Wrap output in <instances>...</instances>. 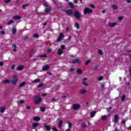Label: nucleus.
Wrapping results in <instances>:
<instances>
[{"mask_svg":"<svg viewBox=\"0 0 131 131\" xmlns=\"http://www.w3.org/2000/svg\"><path fill=\"white\" fill-rule=\"evenodd\" d=\"M74 16L77 20H80V18H81V13L78 11H75L74 12Z\"/></svg>","mask_w":131,"mask_h":131,"instance_id":"1","label":"nucleus"},{"mask_svg":"<svg viewBox=\"0 0 131 131\" xmlns=\"http://www.w3.org/2000/svg\"><path fill=\"white\" fill-rule=\"evenodd\" d=\"M84 15H86V14H91L93 13V10L92 9H90L89 8H85L83 10Z\"/></svg>","mask_w":131,"mask_h":131,"instance_id":"2","label":"nucleus"},{"mask_svg":"<svg viewBox=\"0 0 131 131\" xmlns=\"http://www.w3.org/2000/svg\"><path fill=\"white\" fill-rule=\"evenodd\" d=\"M64 37V34L63 33H61L59 34V35L56 40V42H61L62 41V39H63Z\"/></svg>","mask_w":131,"mask_h":131,"instance_id":"3","label":"nucleus"},{"mask_svg":"<svg viewBox=\"0 0 131 131\" xmlns=\"http://www.w3.org/2000/svg\"><path fill=\"white\" fill-rule=\"evenodd\" d=\"M35 104H39L40 103V96H36L35 97Z\"/></svg>","mask_w":131,"mask_h":131,"instance_id":"4","label":"nucleus"},{"mask_svg":"<svg viewBox=\"0 0 131 131\" xmlns=\"http://www.w3.org/2000/svg\"><path fill=\"white\" fill-rule=\"evenodd\" d=\"M72 108L74 110H78L80 108V105L78 104H74L73 105Z\"/></svg>","mask_w":131,"mask_h":131,"instance_id":"5","label":"nucleus"},{"mask_svg":"<svg viewBox=\"0 0 131 131\" xmlns=\"http://www.w3.org/2000/svg\"><path fill=\"white\" fill-rule=\"evenodd\" d=\"M49 69H50V66L49 64H46L43 67L42 70L43 71H47V70H49Z\"/></svg>","mask_w":131,"mask_h":131,"instance_id":"6","label":"nucleus"},{"mask_svg":"<svg viewBox=\"0 0 131 131\" xmlns=\"http://www.w3.org/2000/svg\"><path fill=\"white\" fill-rule=\"evenodd\" d=\"M88 79L86 78H84L82 80V83L83 84V85H85V86H88L89 83H86L85 81H86V80Z\"/></svg>","mask_w":131,"mask_h":131,"instance_id":"7","label":"nucleus"},{"mask_svg":"<svg viewBox=\"0 0 131 131\" xmlns=\"http://www.w3.org/2000/svg\"><path fill=\"white\" fill-rule=\"evenodd\" d=\"M43 126L46 130H51L52 129V127L48 125L46 123L43 124Z\"/></svg>","mask_w":131,"mask_h":131,"instance_id":"8","label":"nucleus"},{"mask_svg":"<svg viewBox=\"0 0 131 131\" xmlns=\"http://www.w3.org/2000/svg\"><path fill=\"white\" fill-rule=\"evenodd\" d=\"M24 69V67L22 65L17 67L16 68V70L17 71H21L23 70Z\"/></svg>","mask_w":131,"mask_h":131,"instance_id":"9","label":"nucleus"},{"mask_svg":"<svg viewBox=\"0 0 131 131\" xmlns=\"http://www.w3.org/2000/svg\"><path fill=\"white\" fill-rule=\"evenodd\" d=\"M119 120V117L117 115H115L114 117L115 123H117V122Z\"/></svg>","mask_w":131,"mask_h":131,"instance_id":"10","label":"nucleus"},{"mask_svg":"<svg viewBox=\"0 0 131 131\" xmlns=\"http://www.w3.org/2000/svg\"><path fill=\"white\" fill-rule=\"evenodd\" d=\"M73 64H78L80 63V60L78 59H74L72 61Z\"/></svg>","mask_w":131,"mask_h":131,"instance_id":"11","label":"nucleus"},{"mask_svg":"<svg viewBox=\"0 0 131 131\" xmlns=\"http://www.w3.org/2000/svg\"><path fill=\"white\" fill-rule=\"evenodd\" d=\"M21 18V16H19L18 15L14 16L13 17V20H20Z\"/></svg>","mask_w":131,"mask_h":131,"instance_id":"12","label":"nucleus"},{"mask_svg":"<svg viewBox=\"0 0 131 131\" xmlns=\"http://www.w3.org/2000/svg\"><path fill=\"white\" fill-rule=\"evenodd\" d=\"M67 14L68 15H72L73 14V11L71 9H68L67 10Z\"/></svg>","mask_w":131,"mask_h":131,"instance_id":"13","label":"nucleus"},{"mask_svg":"<svg viewBox=\"0 0 131 131\" xmlns=\"http://www.w3.org/2000/svg\"><path fill=\"white\" fill-rule=\"evenodd\" d=\"M44 11L46 13H50V12H51V11H52V9H51V8H50L46 7L45 8Z\"/></svg>","mask_w":131,"mask_h":131,"instance_id":"14","label":"nucleus"},{"mask_svg":"<svg viewBox=\"0 0 131 131\" xmlns=\"http://www.w3.org/2000/svg\"><path fill=\"white\" fill-rule=\"evenodd\" d=\"M40 81V79L37 78L32 81L33 83H38Z\"/></svg>","mask_w":131,"mask_h":131,"instance_id":"15","label":"nucleus"},{"mask_svg":"<svg viewBox=\"0 0 131 131\" xmlns=\"http://www.w3.org/2000/svg\"><path fill=\"white\" fill-rule=\"evenodd\" d=\"M34 121H39L40 120V118L39 117H34L33 118Z\"/></svg>","mask_w":131,"mask_h":131,"instance_id":"16","label":"nucleus"},{"mask_svg":"<svg viewBox=\"0 0 131 131\" xmlns=\"http://www.w3.org/2000/svg\"><path fill=\"white\" fill-rule=\"evenodd\" d=\"M63 51L62 50V49H58L57 50V55H62V54H63Z\"/></svg>","mask_w":131,"mask_h":131,"instance_id":"17","label":"nucleus"},{"mask_svg":"<svg viewBox=\"0 0 131 131\" xmlns=\"http://www.w3.org/2000/svg\"><path fill=\"white\" fill-rule=\"evenodd\" d=\"M85 93H86V90H85V89H81L79 91V93L80 94H85Z\"/></svg>","mask_w":131,"mask_h":131,"instance_id":"18","label":"nucleus"},{"mask_svg":"<svg viewBox=\"0 0 131 131\" xmlns=\"http://www.w3.org/2000/svg\"><path fill=\"white\" fill-rule=\"evenodd\" d=\"M116 23H108V26H110L111 27H113L116 25Z\"/></svg>","mask_w":131,"mask_h":131,"instance_id":"19","label":"nucleus"},{"mask_svg":"<svg viewBox=\"0 0 131 131\" xmlns=\"http://www.w3.org/2000/svg\"><path fill=\"white\" fill-rule=\"evenodd\" d=\"M10 82H11V81H10L9 80H4L3 81V83L4 84H6L7 83H10Z\"/></svg>","mask_w":131,"mask_h":131,"instance_id":"20","label":"nucleus"},{"mask_svg":"<svg viewBox=\"0 0 131 131\" xmlns=\"http://www.w3.org/2000/svg\"><path fill=\"white\" fill-rule=\"evenodd\" d=\"M43 86H45V84L42 83H41L37 85V88L38 89H40V88H43Z\"/></svg>","mask_w":131,"mask_h":131,"instance_id":"21","label":"nucleus"},{"mask_svg":"<svg viewBox=\"0 0 131 131\" xmlns=\"http://www.w3.org/2000/svg\"><path fill=\"white\" fill-rule=\"evenodd\" d=\"M5 111H6V108L4 107H0V112H1V113H4Z\"/></svg>","mask_w":131,"mask_h":131,"instance_id":"22","label":"nucleus"},{"mask_svg":"<svg viewBox=\"0 0 131 131\" xmlns=\"http://www.w3.org/2000/svg\"><path fill=\"white\" fill-rule=\"evenodd\" d=\"M62 124H63V121H59V123H58L59 128H61V127H62Z\"/></svg>","mask_w":131,"mask_h":131,"instance_id":"23","label":"nucleus"},{"mask_svg":"<svg viewBox=\"0 0 131 131\" xmlns=\"http://www.w3.org/2000/svg\"><path fill=\"white\" fill-rule=\"evenodd\" d=\"M107 116H102L101 117V119L104 121L107 120Z\"/></svg>","mask_w":131,"mask_h":131,"instance_id":"24","label":"nucleus"},{"mask_svg":"<svg viewBox=\"0 0 131 131\" xmlns=\"http://www.w3.org/2000/svg\"><path fill=\"white\" fill-rule=\"evenodd\" d=\"M39 125H38V123H34L32 124V127L34 128H35V127H37V126H38Z\"/></svg>","mask_w":131,"mask_h":131,"instance_id":"25","label":"nucleus"},{"mask_svg":"<svg viewBox=\"0 0 131 131\" xmlns=\"http://www.w3.org/2000/svg\"><path fill=\"white\" fill-rule=\"evenodd\" d=\"M96 114V112H92L91 113V117L92 118L95 117V115Z\"/></svg>","mask_w":131,"mask_h":131,"instance_id":"26","label":"nucleus"},{"mask_svg":"<svg viewBox=\"0 0 131 131\" xmlns=\"http://www.w3.org/2000/svg\"><path fill=\"white\" fill-rule=\"evenodd\" d=\"M77 74H78L79 75H80V74H81V73H82V71H81V70H80V69H78L77 70Z\"/></svg>","mask_w":131,"mask_h":131,"instance_id":"27","label":"nucleus"},{"mask_svg":"<svg viewBox=\"0 0 131 131\" xmlns=\"http://www.w3.org/2000/svg\"><path fill=\"white\" fill-rule=\"evenodd\" d=\"M14 23V20H10L8 22H7V25H11V24Z\"/></svg>","mask_w":131,"mask_h":131,"instance_id":"28","label":"nucleus"},{"mask_svg":"<svg viewBox=\"0 0 131 131\" xmlns=\"http://www.w3.org/2000/svg\"><path fill=\"white\" fill-rule=\"evenodd\" d=\"M112 7L114 10H117V9H118V6H117L116 5H114Z\"/></svg>","mask_w":131,"mask_h":131,"instance_id":"29","label":"nucleus"},{"mask_svg":"<svg viewBox=\"0 0 131 131\" xmlns=\"http://www.w3.org/2000/svg\"><path fill=\"white\" fill-rule=\"evenodd\" d=\"M126 96L125 95H123L121 97V101L122 102H124L125 100V98H126Z\"/></svg>","mask_w":131,"mask_h":131,"instance_id":"30","label":"nucleus"},{"mask_svg":"<svg viewBox=\"0 0 131 131\" xmlns=\"http://www.w3.org/2000/svg\"><path fill=\"white\" fill-rule=\"evenodd\" d=\"M25 82H21L19 85V88H22V86H24V85H25Z\"/></svg>","mask_w":131,"mask_h":131,"instance_id":"31","label":"nucleus"},{"mask_svg":"<svg viewBox=\"0 0 131 131\" xmlns=\"http://www.w3.org/2000/svg\"><path fill=\"white\" fill-rule=\"evenodd\" d=\"M40 111H41V112H45L46 111V107H40Z\"/></svg>","mask_w":131,"mask_h":131,"instance_id":"32","label":"nucleus"},{"mask_svg":"<svg viewBox=\"0 0 131 131\" xmlns=\"http://www.w3.org/2000/svg\"><path fill=\"white\" fill-rule=\"evenodd\" d=\"M81 126L83 127V128H85L86 127L87 125L85 124V123H82L81 124Z\"/></svg>","mask_w":131,"mask_h":131,"instance_id":"33","label":"nucleus"},{"mask_svg":"<svg viewBox=\"0 0 131 131\" xmlns=\"http://www.w3.org/2000/svg\"><path fill=\"white\" fill-rule=\"evenodd\" d=\"M17 81H15V80H12L11 81L12 84L13 85H16V83H17Z\"/></svg>","mask_w":131,"mask_h":131,"instance_id":"34","label":"nucleus"},{"mask_svg":"<svg viewBox=\"0 0 131 131\" xmlns=\"http://www.w3.org/2000/svg\"><path fill=\"white\" fill-rule=\"evenodd\" d=\"M12 80H14L15 81H18V78L17 77V76L14 75L13 76V79Z\"/></svg>","mask_w":131,"mask_h":131,"instance_id":"35","label":"nucleus"},{"mask_svg":"<svg viewBox=\"0 0 131 131\" xmlns=\"http://www.w3.org/2000/svg\"><path fill=\"white\" fill-rule=\"evenodd\" d=\"M17 32V29L16 28L12 29V34H15Z\"/></svg>","mask_w":131,"mask_h":131,"instance_id":"36","label":"nucleus"},{"mask_svg":"<svg viewBox=\"0 0 131 131\" xmlns=\"http://www.w3.org/2000/svg\"><path fill=\"white\" fill-rule=\"evenodd\" d=\"M33 37H35V38H38V37H39V35H38V34H34Z\"/></svg>","mask_w":131,"mask_h":131,"instance_id":"37","label":"nucleus"},{"mask_svg":"<svg viewBox=\"0 0 131 131\" xmlns=\"http://www.w3.org/2000/svg\"><path fill=\"white\" fill-rule=\"evenodd\" d=\"M98 53L99 55H103V51L100 49L98 50Z\"/></svg>","mask_w":131,"mask_h":131,"instance_id":"38","label":"nucleus"},{"mask_svg":"<svg viewBox=\"0 0 131 131\" xmlns=\"http://www.w3.org/2000/svg\"><path fill=\"white\" fill-rule=\"evenodd\" d=\"M15 67H16V65L13 64V65L11 66V69H12V70H14Z\"/></svg>","mask_w":131,"mask_h":131,"instance_id":"39","label":"nucleus"},{"mask_svg":"<svg viewBox=\"0 0 131 131\" xmlns=\"http://www.w3.org/2000/svg\"><path fill=\"white\" fill-rule=\"evenodd\" d=\"M69 7H71V8H73V7H74V5L72 3H70L69 4Z\"/></svg>","mask_w":131,"mask_h":131,"instance_id":"40","label":"nucleus"},{"mask_svg":"<svg viewBox=\"0 0 131 131\" xmlns=\"http://www.w3.org/2000/svg\"><path fill=\"white\" fill-rule=\"evenodd\" d=\"M68 126H69V128H71V126H72V124H71V123L68 122Z\"/></svg>","mask_w":131,"mask_h":131,"instance_id":"41","label":"nucleus"},{"mask_svg":"<svg viewBox=\"0 0 131 131\" xmlns=\"http://www.w3.org/2000/svg\"><path fill=\"white\" fill-rule=\"evenodd\" d=\"M12 0H4L5 4H9Z\"/></svg>","mask_w":131,"mask_h":131,"instance_id":"42","label":"nucleus"},{"mask_svg":"<svg viewBox=\"0 0 131 131\" xmlns=\"http://www.w3.org/2000/svg\"><path fill=\"white\" fill-rule=\"evenodd\" d=\"M29 36L28 35H26L24 37V39H25V40H26V39H28Z\"/></svg>","mask_w":131,"mask_h":131,"instance_id":"43","label":"nucleus"},{"mask_svg":"<svg viewBox=\"0 0 131 131\" xmlns=\"http://www.w3.org/2000/svg\"><path fill=\"white\" fill-rule=\"evenodd\" d=\"M75 26L77 29H79V24H78V23H76Z\"/></svg>","mask_w":131,"mask_h":131,"instance_id":"44","label":"nucleus"},{"mask_svg":"<svg viewBox=\"0 0 131 131\" xmlns=\"http://www.w3.org/2000/svg\"><path fill=\"white\" fill-rule=\"evenodd\" d=\"M26 7H28V4L22 5L23 9H25V8H26Z\"/></svg>","mask_w":131,"mask_h":131,"instance_id":"45","label":"nucleus"},{"mask_svg":"<svg viewBox=\"0 0 131 131\" xmlns=\"http://www.w3.org/2000/svg\"><path fill=\"white\" fill-rule=\"evenodd\" d=\"M60 50H65V46H64V45H61V49H60Z\"/></svg>","mask_w":131,"mask_h":131,"instance_id":"46","label":"nucleus"},{"mask_svg":"<svg viewBox=\"0 0 131 131\" xmlns=\"http://www.w3.org/2000/svg\"><path fill=\"white\" fill-rule=\"evenodd\" d=\"M103 80V76H100L99 78H98V80L99 81H101V80Z\"/></svg>","mask_w":131,"mask_h":131,"instance_id":"47","label":"nucleus"},{"mask_svg":"<svg viewBox=\"0 0 131 131\" xmlns=\"http://www.w3.org/2000/svg\"><path fill=\"white\" fill-rule=\"evenodd\" d=\"M118 19V20H120V21H121L122 20V19H123V17H122V16H119Z\"/></svg>","mask_w":131,"mask_h":131,"instance_id":"48","label":"nucleus"},{"mask_svg":"<svg viewBox=\"0 0 131 131\" xmlns=\"http://www.w3.org/2000/svg\"><path fill=\"white\" fill-rule=\"evenodd\" d=\"M12 48L13 49H16L17 48V46H16V44H12Z\"/></svg>","mask_w":131,"mask_h":131,"instance_id":"49","label":"nucleus"},{"mask_svg":"<svg viewBox=\"0 0 131 131\" xmlns=\"http://www.w3.org/2000/svg\"><path fill=\"white\" fill-rule=\"evenodd\" d=\"M89 63H91V60H87L85 62V65H88Z\"/></svg>","mask_w":131,"mask_h":131,"instance_id":"50","label":"nucleus"},{"mask_svg":"<svg viewBox=\"0 0 131 131\" xmlns=\"http://www.w3.org/2000/svg\"><path fill=\"white\" fill-rule=\"evenodd\" d=\"M51 52H52V49H47V52L48 53H51Z\"/></svg>","mask_w":131,"mask_h":131,"instance_id":"51","label":"nucleus"},{"mask_svg":"<svg viewBox=\"0 0 131 131\" xmlns=\"http://www.w3.org/2000/svg\"><path fill=\"white\" fill-rule=\"evenodd\" d=\"M1 34H6V33L5 32V31L2 30V31H1Z\"/></svg>","mask_w":131,"mask_h":131,"instance_id":"52","label":"nucleus"},{"mask_svg":"<svg viewBox=\"0 0 131 131\" xmlns=\"http://www.w3.org/2000/svg\"><path fill=\"white\" fill-rule=\"evenodd\" d=\"M90 7H91V8H92L93 9H95V5H94L93 4L90 5Z\"/></svg>","mask_w":131,"mask_h":131,"instance_id":"53","label":"nucleus"},{"mask_svg":"<svg viewBox=\"0 0 131 131\" xmlns=\"http://www.w3.org/2000/svg\"><path fill=\"white\" fill-rule=\"evenodd\" d=\"M47 57V55H41V58H46Z\"/></svg>","mask_w":131,"mask_h":131,"instance_id":"54","label":"nucleus"},{"mask_svg":"<svg viewBox=\"0 0 131 131\" xmlns=\"http://www.w3.org/2000/svg\"><path fill=\"white\" fill-rule=\"evenodd\" d=\"M30 54H34V49H32L31 50Z\"/></svg>","mask_w":131,"mask_h":131,"instance_id":"55","label":"nucleus"},{"mask_svg":"<svg viewBox=\"0 0 131 131\" xmlns=\"http://www.w3.org/2000/svg\"><path fill=\"white\" fill-rule=\"evenodd\" d=\"M0 66H4V62L0 61Z\"/></svg>","mask_w":131,"mask_h":131,"instance_id":"56","label":"nucleus"},{"mask_svg":"<svg viewBox=\"0 0 131 131\" xmlns=\"http://www.w3.org/2000/svg\"><path fill=\"white\" fill-rule=\"evenodd\" d=\"M53 131H58V129H57V128H52Z\"/></svg>","mask_w":131,"mask_h":131,"instance_id":"57","label":"nucleus"},{"mask_svg":"<svg viewBox=\"0 0 131 131\" xmlns=\"http://www.w3.org/2000/svg\"><path fill=\"white\" fill-rule=\"evenodd\" d=\"M23 103H24V100H21L19 101V104H23Z\"/></svg>","mask_w":131,"mask_h":131,"instance_id":"58","label":"nucleus"},{"mask_svg":"<svg viewBox=\"0 0 131 131\" xmlns=\"http://www.w3.org/2000/svg\"><path fill=\"white\" fill-rule=\"evenodd\" d=\"M70 71H71V72H72L73 71H74V69H73V68H71V69H70Z\"/></svg>","mask_w":131,"mask_h":131,"instance_id":"59","label":"nucleus"},{"mask_svg":"<svg viewBox=\"0 0 131 131\" xmlns=\"http://www.w3.org/2000/svg\"><path fill=\"white\" fill-rule=\"evenodd\" d=\"M26 108H27V109H28V110L30 109V106H29V105H27V106H26Z\"/></svg>","mask_w":131,"mask_h":131,"instance_id":"60","label":"nucleus"},{"mask_svg":"<svg viewBox=\"0 0 131 131\" xmlns=\"http://www.w3.org/2000/svg\"><path fill=\"white\" fill-rule=\"evenodd\" d=\"M126 2H127L128 4H130V3H131V0H126Z\"/></svg>","mask_w":131,"mask_h":131,"instance_id":"61","label":"nucleus"},{"mask_svg":"<svg viewBox=\"0 0 131 131\" xmlns=\"http://www.w3.org/2000/svg\"><path fill=\"white\" fill-rule=\"evenodd\" d=\"M122 123L123 124H125V120H122Z\"/></svg>","mask_w":131,"mask_h":131,"instance_id":"62","label":"nucleus"},{"mask_svg":"<svg viewBox=\"0 0 131 131\" xmlns=\"http://www.w3.org/2000/svg\"><path fill=\"white\" fill-rule=\"evenodd\" d=\"M51 101H57V99H55L54 98H53L51 99Z\"/></svg>","mask_w":131,"mask_h":131,"instance_id":"63","label":"nucleus"},{"mask_svg":"<svg viewBox=\"0 0 131 131\" xmlns=\"http://www.w3.org/2000/svg\"><path fill=\"white\" fill-rule=\"evenodd\" d=\"M13 52H17V49L14 48V49L13 50Z\"/></svg>","mask_w":131,"mask_h":131,"instance_id":"64","label":"nucleus"}]
</instances>
